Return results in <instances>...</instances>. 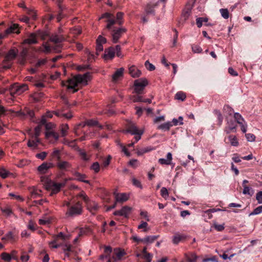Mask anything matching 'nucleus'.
Wrapping results in <instances>:
<instances>
[{
  "instance_id": "1",
  "label": "nucleus",
  "mask_w": 262,
  "mask_h": 262,
  "mask_svg": "<svg viewBox=\"0 0 262 262\" xmlns=\"http://www.w3.org/2000/svg\"><path fill=\"white\" fill-rule=\"evenodd\" d=\"M91 78V73L86 72L83 75L78 74L76 75L73 78L68 79L67 83V89H73V93H75L78 91V89L75 88L77 86L79 83L82 84L84 85L88 84V81L90 80Z\"/></svg>"
},
{
  "instance_id": "2",
  "label": "nucleus",
  "mask_w": 262,
  "mask_h": 262,
  "mask_svg": "<svg viewBox=\"0 0 262 262\" xmlns=\"http://www.w3.org/2000/svg\"><path fill=\"white\" fill-rule=\"evenodd\" d=\"M66 205L68 207L66 212L67 217H74L81 215L82 213L83 207L82 203L79 201L72 205L69 202H67L66 203Z\"/></svg>"
},
{
  "instance_id": "3",
  "label": "nucleus",
  "mask_w": 262,
  "mask_h": 262,
  "mask_svg": "<svg viewBox=\"0 0 262 262\" xmlns=\"http://www.w3.org/2000/svg\"><path fill=\"white\" fill-rule=\"evenodd\" d=\"M41 179L42 182L45 181L46 189L51 190V195L59 192L61 188L64 187L67 182V180L66 179L62 183H57L48 178L41 177Z\"/></svg>"
},
{
  "instance_id": "4",
  "label": "nucleus",
  "mask_w": 262,
  "mask_h": 262,
  "mask_svg": "<svg viewBox=\"0 0 262 262\" xmlns=\"http://www.w3.org/2000/svg\"><path fill=\"white\" fill-rule=\"evenodd\" d=\"M27 89L28 86L25 84L18 85L17 83H14L10 86L9 92L10 95L14 96L15 95H20Z\"/></svg>"
},
{
  "instance_id": "5",
  "label": "nucleus",
  "mask_w": 262,
  "mask_h": 262,
  "mask_svg": "<svg viewBox=\"0 0 262 262\" xmlns=\"http://www.w3.org/2000/svg\"><path fill=\"white\" fill-rule=\"evenodd\" d=\"M123 134L129 133L132 135L140 134L142 135L143 131L139 130L135 123L133 122H129L126 125V129L122 131Z\"/></svg>"
},
{
  "instance_id": "6",
  "label": "nucleus",
  "mask_w": 262,
  "mask_h": 262,
  "mask_svg": "<svg viewBox=\"0 0 262 262\" xmlns=\"http://www.w3.org/2000/svg\"><path fill=\"white\" fill-rule=\"evenodd\" d=\"M127 30L124 28H119L112 30V41L116 43L118 42L119 38L122 34L126 32Z\"/></svg>"
},
{
  "instance_id": "7",
  "label": "nucleus",
  "mask_w": 262,
  "mask_h": 262,
  "mask_svg": "<svg viewBox=\"0 0 262 262\" xmlns=\"http://www.w3.org/2000/svg\"><path fill=\"white\" fill-rule=\"evenodd\" d=\"M131 207L127 206H124L120 210L115 211L113 214L116 216H122L125 218H127L131 212Z\"/></svg>"
},
{
  "instance_id": "8",
  "label": "nucleus",
  "mask_w": 262,
  "mask_h": 262,
  "mask_svg": "<svg viewBox=\"0 0 262 262\" xmlns=\"http://www.w3.org/2000/svg\"><path fill=\"white\" fill-rule=\"evenodd\" d=\"M125 254L123 250L116 248L114 250L113 255L112 258L108 259H112V262H116L117 260H121L122 257Z\"/></svg>"
},
{
  "instance_id": "9",
  "label": "nucleus",
  "mask_w": 262,
  "mask_h": 262,
  "mask_svg": "<svg viewBox=\"0 0 262 262\" xmlns=\"http://www.w3.org/2000/svg\"><path fill=\"white\" fill-rule=\"evenodd\" d=\"M227 126L225 127L224 131L226 134H229L231 132H236V123L233 120H230L227 121Z\"/></svg>"
},
{
  "instance_id": "10",
  "label": "nucleus",
  "mask_w": 262,
  "mask_h": 262,
  "mask_svg": "<svg viewBox=\"0 0 262 262\" xmlns=\"http://www.w3.org/2000/svg\"><path fill=\"white\" fill-rule=\"evenodd\" d=\"M54 166L52 163L44 162L37 168L38 172L41 174L46 173L50 168Z\"/></svg>"
},
{
  "instance_id": "11",
  "label": "nucleus",
  "mask_w": 262,
  "mask_h": 262,
  "mask_svg": "<svg viewBox=\"0 0 262 262\" xmlns=\"http://www.w3.org/2000/svg\"><path fill=\"white\" fill-rule=\"evenodd\" d=\"M85 203L87 209L93 214L98 209V204L96 202L90 200V199H88V201H86Z\"/></svg>"
},
{
  "instance_id": "12",
  "label": "nucleus",
  "mask_w": 262,
  "mask_h": 262,
  "mask_svg": "<svg viewBox=\"0 0 262 262\" xmlns=\"http://www.w3.org/2000/svg\"><path fill=\"white\" fill-rule=\"evenodd\" d=\"M38 43V40L36 37V34L35 33H31L28 37L23 41L24 44L32 45L36 44Z\"/></svg>"
},
{
  "instance_id": "13",
  "label": "nucleus",
  "mask_w": 262,
  "mask_h": 262,
  "mask_svg": "<svg viewBox=\"0 0 262 262\" xmlns=\"http://www.w3.org/2000/svg\"><path fill=\"white\" fill-rule=\"evenodd\" d=\"M115 55V49L111 47L105 50V53L103 55V58L105 60L112 59Z\"/></svg>"
},
{
  "instance_id": "14",
  "label": "nucleus",
  "mask_w": 262,
  "mask_h": 262,
  "mask_svg": "<svg viewBox=\"0 0 262 262\" xmlns=\"http://www.w3.org/2000/svg\"><path fill=\"white\" fill-rule=\"evenodd\" d=\"M159 1H158L155 4L148 3L145 7L144 10L147 15H153L155 14L154 8L157 6L159 4Z\"/></svg>"
},
{
  "instance_id": "15",
  "label": "nucleus",
  "mask_w": 262,
  "mask_h": 262,
  "mask_svg": "<svg viewBox=\"0 0 262 262\" xmlns=\"http://www.w3.org/2000/svg\"><path fill=\"white\" fill-rule=\"evenodd\" d=\"M19 26L17 24H13L5 30V34H10L11 33L19 34Z\"/></svg>"
},
{
  "instance_id": "16",
  "label": "nucleus",
  "mask_w": 262,
  "mask_h": 262,
  "mask_svg": "<svg viewBox=\"0 0 262 262\" xmlns=\"http://www.w3.org/2000/svg\"><path fill=\"white\" fill-rule=\"evenodd\" d=\"M57 167L61 170H67L71 167V164L68 161H59L56 163Z\"/></svg>"
},
{
  "instance_id": "17",
  "label": "nucleus",
  "mask_w": 262,
  "mask_h": 262,
  "mask_svg": "<svg viewBox=\"0 0 262 262\" xmlns=\"http://www.w3.org/2000/svg\"><path fill=\"white\" fill-rule=\"evenodd\" d=\"M129 73L133 78H137L140 76L141 72L135 66H132L129 68Z\"/></svg>"
},
{
  "instance_id": "18",
  "label": "nucleus",
  "mask_w": 262,
  "mask_h": 262,
  "mask_svg": "<svg viewBox=\"0 0 262 262\" xmlns=\"http://www.w3.org/2000/svg\"><path fill=\"white\" fill-rule=\"evenodd\" d=\"M61 149H59L56 148H54L53 151L50 154V157L52 159H56L57 161H60L61 159Z\"/></svg>"
},
{
  "instance_id": "19",
  "label": "nucleus",
  "mask_w": 262,
  "mask_h": 262,
  "mask_svg": "<svg viewBox=\"0 0 262 262\" xmlns=\"http://www.w3.org/2000/svg\"><path fill=\"white\" fill-rule=\"evenodd\" d=\"M28 53V50L27 48H24L20 52L19 55V61L21 64L23 65L25 63Z\"/></svg>"
},
{
  "instance_id": "20",
  "label": "nucleus",
  "mask_w": 262,
  "mask_h": 262,
  "mask_svg": "<svg viewBox=\"0 0 262 262\" xmlns=\"http://www.w3.org/2000/svg\"><path fill=\"white\" fill-rule=\"evenodd\" d=\"M148 84V81L146 78H140L134 81L135 87H141L145 88Z\"/></svg>"
},
{
  "instance_id": "21",
  "label": "nucleus",
  "mask_w": 262,
  "mask_h": 262,
  "mask_svg": "<svg viewBox=\"0 0 262 262\" xmlns=\"http://www.w3.org/2000/svg\"><path fill=\"white\" fill-rule=\"evenodd\" d=\"M40 143L39 139H35L32 140L29 139L28 141L27 145L29 147L34 149L38 147V144Z\"/></svg>"
},
{
  "instance_id": "22",
  "label": "nucleus",
  "mask_w": 262,
  "mask_h": 262,
  "mask_svg": "<svg viewBox=\"0 0 262 262\" xmlns=\"http://www.w3.org/2000/svg\"><path fill=\"white\" fill-rule=\"evenodd\" d=\"M124 69L121 68L118 69L112 75V80L113 82L117 81L120 78L123 77Z\"/></svg>"
},
{
  "instance_id": "23",
  "label": "nucleus",
  "mask_w": 262,
  "mask_h": 262,
  "mask_svg": "<svg viewBox=\"0 0 262 262\" xmlns=\"http://www.w3.org/2000/svg\"><path fill=\"white\" fill-rule=\"evenodd\" d=\"M115 195V200L116 202H120L122 203L126 201L128 197L126 193H116Z\"/></svg>"
},
{
  "instance_id": "24",
  "label": "nucleus",
  "mask_w": 262,
  "mask_h": 262,
  "mask_svg": "<svg viewBox=\"0 0 262 262\" xmlns=\"http://www.w3.org/2000/svg\"><path fill=\"white\" fill-rule=\"evenodd\" d=\"M17 114L18 116H29L31 118H33L34 116V113L33 111L29 110L28 108L25 109L23 112L22 111H18L17 112Z\"/></svg>"
},
{
  "instance_id": "25",
  "label": "nucleus",
  "mask_w": 262,
  "mask_h": 262,
  "mask_svg": "<svg viewBox=\"0 0 262 262\" xmlns=\"http://www.w3.org/2000/svg\"><path fill=\"white\" fill-rule=\"evenodd\" d=\"M74 175L77 181L82 182L86 184H90V181L85 180L86 178V176L85 174H81L78 172H75Z\"/></svg>"
},
{
  "instance_id": "26",
  "label": "nucleus",
  "mask_w": 262,
  "mask_h": 262,
  "mask_svg": "<svg viewBox=\"0 0 262 262\" xmlns=\"http://www.w3.org/2000/svg\"><path fill=\"white\" fill-rule=\"evenodd\" d=\"M64 40V37L61 35H52L50 38V40L55 43H59Z\"/></svg>"
},
{
  "instance_id": "27",
  "label": "nucleus",
  "mask_w": 262,
  "mask_h": 262,
  "mask_svg": "<svg viewBox=\"0 0 262 262\" xmlns=\"http://www.w3.org/2000/svg\"><path fill=\"white\" fill-rule=\"evenodd\" d=\"M54 114L58 117H63L67 119H71L73 116L71 112L68 113H63V110H57L54 112Z\"/></svg>"
},
{
  "instance_id": "28",
  "label": "nucleus",
  "mask_w": 262,
  "mask_h": 262,
  "mask_svg": "<svg viewBox=\"0 0 262 262\" xmlns=\"http://www.w3.org/2000/svg\"><path fill=\"white\" fill-rule=\"evenodd\" d=\"M172 159V154L170 152H168L167 154L166 159L161 158L159 159L158 161L162 165H169L171 164Z\"/></svg>"
},
{
  "instance_id": "29",
  "label": "nucleus",
  "mask_w": 262,
  "mask_h": 262,
  "mask_svg": "<svg viewBox=\"0 0 262 262\" xmlns=\"http://www.w3.org/2000/svg\"><path fill=\"white\" fill-rule=\"evenodd\" d=\"M17 55V53L15 52L14 49H11L7 54L5 56V59L3 62V63L6 61L11 60L14 59Z\"/></svg>"
},
{
  "instance_id": "30",
  "label": "nucleus",
  "mask_w": 262,
  "mask_h": 262,
  "mask_svg": "<svg viewBox=\"0 0 262 262\" xmlns=\"http://www.w3.org/2000/svg\"><path fill=\"white\" fill-rule=\"evenodd\" d=\"M186 237L184 234L176 233L173 237L172 242L174 244L177 245L181 241L184 240Z\"/></svg>"
},
{
  "instance_id": "31",
  "label": "nucleus",
  "mask_w": 262,
  "mask_h": 262,
  "mask_svg": "<svg viewBox=\"0 0 262 262\" xmlns=\"http://www.w3.org/2000/svg\"><path fill=\"white\" fill-rule=\"evenodd\" d=\"M172 126L171 122H167L161 124L158 126L157 129H161L162 130H169L170 128Z\"/></svg>"
},
{
  "instance_id": "32",
  "label": "nucleus",
  "mask_w": 262,
  "mask_h": 262,
  "mask_svg": "<svg viewBox=\"0 0 262 262\" xmlns=\"http://www.w3.org/2000/svg\"><path fill=\"white\" fill-rule=\"evenodd\" d=\"M77 151L79 152L81 158L83 160L86 161L90 160V157L84 150L80 148L79 147H77Z\"/></svg>"
},
{
  "instance_id": "33",
  "label": "nucleus",
  "mask_w": 262,
  "mask_h": 262,
  "mask_svg": "<svg viewBox=\"0 0 262 262\" xmlns=\"http://www.w3.org/2000/svg\"><path fill=\"white\" fill-rule=\"evenodd\" d=\"M159 235L147 236L142 238V242L144 243H152L158 238Z\"/></svg>"
},
{
  "instance_id": "34",
  "label": "nucleus",
  "mask_w": 262,
  "mask_h": 262,
  "mask_svg": "<svg viewBox=\"0 0 262 262\" xmlns=\"http://www.w3.org/2000/svg\"><path fill=\"white\" fill-rule=\"evenodd\" d=\"M62 250L64 252L65 256L69 257L70 256L69 252H73L72 246L70 244H66L63 246Z\"/></svg>"
},
{
  "instance_id": "35",
  "label": "nucleus",
  "mask_w": 262,
  "mask_h": 262,
  "mask_svg": "<svg viewBox=\"0 0 262 262\" xmlns=\"http://www.w3.org/2000/svg\"><path fill=\"white\" fill-rule=\"evenodd\" d=\"M42 127L40 125H38L34 129V134L31 135L32 138L39 139V136L40 135Z\"/></svg>"
},
{
  "instance_id": "36",
  "label": "nucleus",
  "mask_w": 262,
  "mask_h": 262,
  "mask_svg": "<svg viewBox=\"0 0 262 262\" xmlns=\"http://www.w3.org/2000/svg\"><path fill=\"white\" fill-rule=\"evenodd\" d=\"M228 138L230 144L232 146H237L238 145L239 143L236 136L233 135H230Z\"/></svg>"
},
{
  "instance_id": "37",
  "label": "nucleus",
  "mask_w": 262,
  "mask_h": 262,
  "mask_svg": "<svg viewBox=\"0 0 262 262\" xmlns=\"http://www.w3.org/2000/svg\"><path fill=\"white\" fill-rule=\"evenodd\" d=\"M174 98L177 100H181V101H184L186 98V94L180 91L176 93L175 95Z\"/></svg>"
},
{
  "instance_id": "38",
  "label": "nucleus",
  "mask_w": 262,
  "mask_h": 262,
  "mask_svg": "<svg viewBox=\"0 0 262 262\" xmlns=\"http://www.w3.org/2000/svg\"><path fill=\"white\" fill-rule=\"evenodd\" d=\"M36 34V37H39L42 40H45L48 36V34L46 31L38 30L35 33Z\"/></svg>"
},
{
  "instance_id": "39",
  "label": "nucleus",
  "mask_w": 262,
  "mask_h": 262,
  "mask_svg": "<svg viewBox=\"0 0 262 262\" xmlns=\"http://www.w3.org/2000/svg\"><path fill=\"white\" fill-rule=\"evenodd\" d=\"M41 191L33 188L30 190L31 196L33 199L37 198L40 195Z\"/></svg>"
},
{
  "instance_id": "40",
  "label": "nucleus",
  "mask_w": 262,
  "mask_h": 262,
  "mask_svg": "<svg viewBox=\"0 0 262 262\" xmlns=\"http://www.w3.org/2000/svg\"><path fill=\"white\" fill-rule=\"evenodd\" d=\"M223 112L229 116H231L233 113V110L229 105H225L223 107Z\"/></svg>"
},
{
  "instance_id": "41",
  "label": "nucleus",
  "mask_w": 262,
  "mask_h": 262,
  "mask_svg": "<svg viewBox=\"0 0 262 262\" xmlns=\"http://www.w3.org/2000/svg\"><path fill=\"white\" fill-rule=\"evenodd\" d=\"M1 210L3 213L7 216H10L12 213L11 209L9 207L1 208Z\"/></svg>"
},
{
  "instance_id": "42",
  "label": "nucleus",
  "mask_w": 262,
  "mask_h": 262,
  "mask_svg": "<svg viewBox=\"0 0 262 262\" xmlns=\"http://www.w3.org/2000/svg\"><path fill=\"white\" fill-rule=\"evenodd\" d=\"M132 184L134 186H135V187H137V188H140V189H142V185L141 184V182L136 179L135 178L133 177L132 178Z\"/></svg>"
},
{
  "instance_id": "43",
  "label": "nucleus",
  "mask_w": 262,
  "mask_h": 262,
  "mask_svg": "<svg viewBox=\"0 0 262 262\" xmlns=\"http://www.w3.org/2000/svg\"><path fill=\"white\" fill-rule=\"evenodd\" d=\"M1 258L3 260L7 262H9L12 259L11 255L6 252H3L1 254Z\"/></svg>"
},
{
  "instance_id": "44",
  "label": "nucleus",
  "mask_w": 262,
  "mask_h": 262,
  "mask_svg": "<svg viewBox=\"0 0 262 262\" xmlns=\"http://www.w3.org/2000/svg\"><path fill=\"white\" fill-rule=\"evenodd\" d=\"M107 24L106 26V28L108 30H111L112 29V26L117 23V21L115 20L114 18L108 19L106 20Z\"/></svg>"
},
{
  "instance_id": "45",
  "label": "nucleus",
  "mask_w": 262,
  "mask_h": 262,
  "mask_svg": "<svg viewBox=\"0 0 262 262\" xmlns=\"http://www.w3.org/2000/svg\"><path fill=\"white\" fill-rule=\"evenodd\" d=\"M71 33L74 35H78L81 33V29L80 27H74L70 30Z\"/></svg>"
},
{
  "instance_id": "46",
  "label": "nucleus",
  "mask_w": 262,
  "mask_h": 262,
  "mask_svg": "<svg viewBox=\"0 0 262 262\" xmlns=\"http://www.w3.org/2000/svg\"><path fill=\"white\" fill-rule=\"evenodd\" d=\"M10 174V172L7 171V170H6L3 167H1L0 168V176L3 178V179H5L6 178L8 174Z\"/></svg>"
},
{
  "instance_id": "47",
  "label": "nucleus",
  "mask_w": 262,
  "mask_h": 262,
  "mask_svg": "<svg viewBox=\"0 0 262 262\" xmlns=\"http://www.w3.org/2000/svg\"><path fill=\"white\" fill-rule=\"evenodd\" d=\"M261 212H262V205L259 206L257 207V208H256L255 209H254L253 210V211L249 214V215L251 216V215H257V214H260Z\"/></svg>"
},
{
  "instance_id": "48",
  "label": "nucleus",
  "mask_w": 262,
  "mask_h": 262,
  "mask_svg": "<svg viewBox=\"0 0 262 262\" xmlns=\"http://www.w3.org/2000/svg\"><path fill=\"white\" fill-rule=\"evenodd\" d=\"M191 48L192 52L194 53H200L202 51V48L198 45H192Z\"/></svg>"
},
{
  "instance_id": "49",
  "label": "nucleus",
  "mask_w": 262,
  "mask_h": 262,
  "mask_svg": "<svg viewBox=\"0 0 262 262\" xmlns=\"http://www.w3.org/2000/svg\"><path fill=\"white\" fill-rule=\"evenodd\" d=\"M124 13L121 12H118L116 15L117 23L119 25H121L123 24V21L120 20L122 19Z\"/></svg>"
},
{
  "instance_id": "50",
  "label": "nucleus",
  "mask_w": 262,
  "mask_h": 262,
  "mask_svg": "<svg viewBox=\"0 0 262 262\" xmlns=\"http://www.w3.org/2000/svg\"><path fill=\"white\" fill-rule=\"evenodd\" d=\"M220 11L221 13L222 16L225 18L227 19L229 18V11L227 9H221Z\"/></svg>"
},
{
  "instance_id": "51",
  "label": "nucleus",
  "mask_w": 262,
  "mask_h": 262,
  "mask_svg": "<svg viewBox=\"0 0 262 262\" xmlns=\"http://www.w3.org/2000/svg\"><path fill=\"white\" fill-rule=\"evenodd\" d=\"M161 196L165 199L168 197V192L166 188L162 187L160 191Z\"/></svg>"
},
{
  "instance_id": "52",
  "label": "nucleus",
  "mask_w": 262,
  "mask_h": 262,
  "mask_svg": "<svg viewBox=\"0 0 262 262\" xmlns=\"http://www.w3.org/2000/svg\"><path fill=\"white\" fill-rule=\"evenodd\" d=\"M145 66L149 71H152L155 70V67L152 63H150L148 60L145 61Z\"/></svg>"
},
{
  "instance_id": "53",
  "label": "nucleus",
  "mask_w": 262,
  "mask_h": 262,
  "mask_svg": "<svg viewBox=\"0 0 262 262\" xmlns=\"http://www.w3.org/2000/svg\"><path fill=\"white\" fill-rule=\"evenodd\" d=\"M91 169L93 170L96 173L98 172L100 170V165L98 162H94L91 166Z\"/></svg>"
},
{
  "instance_id": "54",
  "label": "nucleus",
  "mask_w": 262,
  "mask_h": 262,
  "mask_svg": "<svg viewBox=\"0 0 262 262\" xmlns=\"http://www.w3.org/2000/svg\"><path fill=\"white\" fill-rule=\"evenodd\" d=\"M86 125L89 126H94L98 125V122L96 120L90 119L86 121Z\"/></svg>"
},
{
  "instance_id": "55",
  "label": "nucleus",
  "mask_w": 262,
  "mask_h": 262,
  "mask_svg": "<svg viewBox=\"0 0 262 262\" xmlns=\"http://www.w3.org/2000/svg\"><path fill=\"white\" fill-rule=\"evenodd\" d=\"M245 136L247 141L249 142H253L255 140V136L254 134L250 133L246 134Z\"/></svg>"
},
{
  "instance_id": "56",
  "label": "nucleus",
  "mask_w": 262,
  "mask_h": 262,
  "mask_svg": "<svg viewBox=\"0 0 262 262\" xmlns=\"http://www.w3.org/2000/svg\"><path fill=\"white\" fill-rule=\"evenodd\" d=\"M152 255L151 254H146L143 255L142 258L145 260L144 262H151Z\"/></svg>"
},
{
  "instance_id": "57",
  "label": "nucleus",
  "mask_w": 262,
  "mask_h": 262,
  "mask_svg": "<svg viewBox=\"0 0 262 262\" xmlns=\"http://www.w3.org/2000/svg\"><path fill=\"white\" fill-rule=\"evenodd\" d=\"M213 226L217 231H222L225 228L224 224L222 225H219L216 223H214Z\"/></svg>"
},
{
  "instance_id": "58",
  "label": "nucleus",
  "mask_w": 262,
  "mask_h": 262,
  "mask_svg": "<svg viewBox=\"0 0 262 262\" xmlns=\"http://www.w3.org/2000/svg\"><path fill=\"white\" fill-rule=\"evenodd\" d=\"M77 140L76 139L71 141H66V142L69 146L74 148L77 150V147H78L76 143Z\"/></svg>"
},
{
  "instance_id": "59",
  "label": "nucleus",
  "mask_w": 262,
  "mask_h": 262,
  "mask_svg": "<svg viewBox=\"0 0 262 262\" xmlns=\"http://www.w3.org/2000/svg\"><path fill=\"white\" fill-rule=\"evenodd\" d=\"M106 42V39L105 38L99 35L96 40V43L102 45Z\"/></svg>"
},
{
  "instance_id": "60",
  "label": "nucleus",
  "mask_w": 262,
  "mask_h": 262,
  "mask_svg": "<svg viewBox=\"0 0 262 262\" xmlns=\"http://www.w3.org/2000/svg\"><path fill=\"white\" fill-rule=\"evenodd\" d=\"M47 153L45 151H42L40 153L37 154L36 155V157L41 159V160H43L46 157H47Z\"/></svg>"
},
{
  "instance_id": "61",
  "label": "nucleus",
  "mask_w": 262,
  "mask_h": 262,
  "mask_svg": "<svg viewBox=\"0 0 262 262\" xmlns=\"http://www.w3.org/2000/svg\"><path fill=\"white\" fill-rule=\"evenodd\" d=\"M68 129H69V126H68V124H65L62 126L61 129V136L62 137H64L66 136L67 132Z\"/></svg>"
},
{
  "instance_id": "62",
  "label": "nucleus",
  "mask_w": 262,
  "mask_h": 262,
  "mask_svg": "<svg viewBox=\"0 0 262 262\" xmlns=\"http://www.w3.org/2000/svg\"><path fill=\"white\" fill-rule=\"evenodd\" d=\"M62 46V45L60 44H57L56 45L53 46L52 47V49L55 51L56 53H59L61 51Z\"/></svg>"
},
{
  "instance_id": "63",
  "label": "nucleus",
  "mask_w": 262,
  "mask_h": 262,
  "mask_svg": "<svg viewBox=\"0 0 262 262\" xmlns=\"http://www.w3.org/2000/svg\"><path fill=\"white\" fill-rule=\"evenodd\" d=\"M236 123L241 121H244V119L238 113H235L234 115Z\"/></svg>"
},
{
  "instance_id": "64",
  "label": "nucleus",
  "mask_w": 262,
  "mask_h": 262,
  "mask_svg": "<svg viewBox=\"0 0 262 262\" xmlns=\"http://www.w3.org/2000/svg\"><path fill=\"white\" fill-rule=\"evenodd\" d=\"M256 199L259 204H262V191H260L256 193Z\"/></svg>"
}]
</instances>
